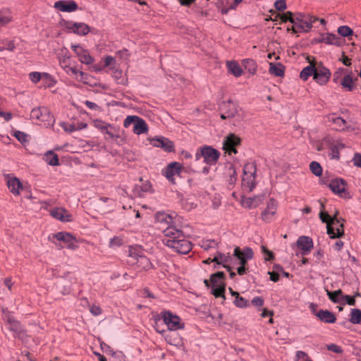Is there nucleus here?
<instances>
[{
    "label": "nucleus",
    "mask_w": 361,
    "mask_h": 361,
    "mask_svg": "<svg viewBox=\"0 0 361 361\" xmlns=\"http://www.w3.org/2000/svg\"><path fill=\"white\" fill-rule=\"evenodd\" d=\"M122 239L119 237H114L110 240L109 245L111 247L119 246L122 244Z\"/></svg>",
    "instance_id": "69168bd1"
},
{
    "label": "nucleus",
    "mask_w": 361,
    "mask_h": 361,
    "mask_svg": "<svg viewBox=\"0 0 361 361\" xmlns=\"http://www.w3.org/2000/svg\"><path fill=\"white\" fill-rule=\"evenodd\" d=\"M320 42L327 44L340 46L341 43V39L336 35L331 33H324L321 35Z\"/></svg>",
    "instance_id": "a878e982"
},
{
    "label": "nucleus",
    "mask_w": 361,
    "mask_h": 361,
    "mask_svg": "<svg viewBox=\"0 0 361 361\" xmlns=\"http://www.w3.org/2000/svg\"><path fill=\"white\" fill-rule=\"evenodd\" d=\"M345 70L343 68H338L334 73L333 80L335 82H340L341 79L343 78V75L345 73Z\"/></svg>",
    "instance_id": "5fc2aeb1"
},
{
    "label": "nucleus",
    "mask_w": 361,
    "mask_h": 361,
    "mask_svg": "<svg viewBox=\"0 0 361 361\" xmlns=\"http://www.w3.org/2000/svg\"><path fill=\"white\" fill-rule=\"evenodd\" d=\"M72 29L75 33H77L78 35H85L90 31L88 25L82 23H75L73 25Z\"/></svg>",
    "instance_id": "c9c22d12"
},
{
    "label": "nucleus",
    "mask_w": 361,
    "mask_h": 361,
    "mask_svg": "<svg viewBox=\"0 0 361 361\" xmlns=\"http://www.w3.org/2000/svg\"><path fill=\"white\" fill-rule=\"evenodd\" d=\"M137 263L142 266V268L145 269H149L152 267V263L146 257L139 255L137 257Z\"/></svg>",
    "instance_id": "79ce46f5"
},
{
    "label": "nucleus",
    "mask_w": 361,
    "mask_h": 361,
    "mask_svg": "<svg viewBox=\"0 0 361 361\" xmlns=\"http://www.w3.org/2000/svg\"><path fill=\"white\" fill-rule=\"evenodd\" d=\"M254 201L255 200L251 197H243L241 200V204L244 207H255L257 205L253 204Z\"/></svg>",
    "instance_id": "6e6d98bb"
},
{
    "label": "nucleus",
    "mask_w": 361,
    "mask_h": 361,
    "mask_svg": "<svg viewBox=\"0 0 361 361\" xmlns=\"http://www.w3.org/2000/svg\"><path fill=\"white\" fill-rule=\"evenodd\" d=\"M212 261L216 262L219 264H225L228 262V257L224 254L217 253L216 256L212 259Z\"/></svg>",
    "instance_id": "864d4df0"
},
{
    "label": "nucleus",
    "mask_w": 361,
    "mask_h": 361,
    "mask_svg": "<svg viewBox=\"0 0 361 361\" xmlns=\"http://www.w3.org/2000/svg\"><path fill=\"white\" fill-rule=\"evenodd\" d=\"M117 130L116 128L109 123V126L106 127V130L102 131V133L107 135L105 139H116L119 137V135L116 133Z\"/></svg>",
    "instance_id": "58836bf2"
},
{
    "label": "nucleus",
    "mask_w": 361,
    "mask_h": 361,
    "mask_svg": "<svg viewBox=\"0 0 361 361\" xmlns=\"http://www.w3.org/2000/svg\"><path fill=\"white\" fill-rule=\"evenodd\" d=\"M53 238L62 242L63 246L74 250L77 247L76 239L69 233L59 232L53 235Z\"/></svg>",
    "instance_id": "f8f14e48"
},
{
    "label": "nucleus",
    "mask_w": 361,
    "mask_h": 361,
    "mask_svg": "<svg viewBox=\"0 0 361 361\" xmlns=\"http://www.w3.org/2000/svg\"><path fill=\"white\" fill-rule=\"evenodd\" d=\"M50 214L55 219L63 222H69L72 220L71 214L65 209L57 207L50 211Z\"/></svg>",
    "instance_id": "412c9836"
},
{
    "label": "nucleus",
    "mask_w": 361,
    "mask_h": 361,
    "mask_svg": "<svg viewBox=\"0 0 361 361\" xmlns=\"http://www.w3.org/2000/svg\"><path fill=\"white\" fill-rule=\"evenodd\" d=\"M92 125L94 128H96L101 132L104 131V130H106V127L109 126V123L101 119H95L92 121Z\"/></svg>",
    "instance_id": "a18cd8bd"
},
{
    "label": "nucleus",
    "mask_w": 361,
    "mask_h": 361,
    "mask_svg": "<svg viewBox=\"0 0 361 361\" xmlns=\"http://www.w3.org/2000/svg\"><path fill=\"white\" fill-rule=\"evenodd\" d=\"M156 330L158 333L164 335L165 341L170 345L174 346H180L183 344L181 338L178 334L175 331H166L164 329H160L158 323H156Z\"/></svg>",
    "instance_id": "9b49d317"
},
{
    "label": "nucleus",
    "mask_w": 361,
    "mask_h": 361,
    "mask_svg": "<svg viewBox=\"0 0 361 361\" xmlns=\"http://www.w3.org/2000/svg\"><path fill=\"white\" fill-rule=\"evenodd\" d=\"M54 7L61 11L72 12L78 8V4L75 1H58L54 3Z\"/></svg>",
    "instance_id": "b1692460"
},
{
    "label": "nucleus",
    "mask_w": 361,
    "mask_h": 361,
    "mask_svg": "<svg viewBox=\"0 0 361 361\" xmlns=\"http://www.w3.org/2000/svg\"><path fill=\"white\" fill-rule=\"evenodd\" d=\"M227 67L228 71L231 72L235 77H239L243 73V70L240 65L235 61H228Z\"/></svg>",
    "instance_id": "72a5a7b5"
},
{
    "label": "nucleus",
    "mask_w": 361,
    "mask_h": 361,
    "mask_svg": "<svg viewBox=\"0 0 361 361\" xmlns=\"http://www.w3.org/2000/svg\"><path fill=\"white\" fill-rule=\"evenodd\" d=\"M71 49L76 54L81 63L90 65L94 62V59L90 55L87 50L84 49L80 45L72 44Z\"/></svg>",
    "instance_id": "a211bd4d"
},
{
    "label": "nucleus",
    "mask_w": 361,
    "mask_h": 361,
    "mask_svg": "<svg viewBox=\"0 0 361 361\" xmlns=\"http://www.w3.org/2000/svg\"><path fill=\"white\" fill-rule=\"evenodd\" d=\"M245 68L248 69L250 73L254 74L257 69V66L254 60L245 59L243 61Z\"/></svg>",
    "instance_id": "c03bdc74"
},
{
    "label": "nucleus",
    "mask_w": 361,
    "mask_h": 361,
    "mask_svg": "<svg viewBox=\"0 0 361 361\" xmlns=\"http://www.w3.org/2000/svg\"><path fill=\"white\" fill-rule=\"evenodd\" d=\"M295 357L297 360H305V361L307 359H310L305 352L301 350L296 352Z\"/></svg>",
    "instance_id": "0e129e2a"
},
{
    "label": "nucleus",
    "mask_w": 361,
    "mask_h": 361,
    "mask_svg": "<svg viewBox=\"0 0 361 361\" xmlns=\"http://www.w3.org/2000/svg\"><path fill=\"white\" fill-rule=\"evenodd\" d=\"M90 312L94 316H98L102 313V310L99 306L93 305L90 307Z\"/></svg>",
    "instance_id": "e2e57ef3"
},
{
    "label": "nucleus",
    "mask_w": 361,
    "mask_h": 361,
    "mask_svg": "<svg viewBox=\"0 0 361 361\" xmlns=\"http://www.w3.org/2000/svg\"><path fill=\"white\" fill-rule=\"evenodd\" d=\"M330 156L331 159H338L339 158V149L334 144L330 147Z\"/></svg>",
    "instance_id": "052dcab7"
},
{
    "label": "nucleus",
    "mask_w": 361,
    "mask_h": 361,
    "mask_svg": "<svg viewBox=\"0 0 361 361\" xmlns=\"http://www.w3.org/2000/svg\"><path fill=\"white\" fill-rule=\"evenodd\" d=\"M240 138L235 134L227 135L223 142V149L229 154H236V147L240 145Z\"/></svg>",
    "instance_id": "9d476101"
},
{
    "label": "nucleus",
    "mask_w": 361,
    "mask_h": 361,
    "mask_svg": "<svg viewBox=\"0 0 361 361\" xmlns=\"http://www.w3.org/2000/svg\"><path fill=\"white\" fill-rule=\"evenodd\" d=\"M307 59L310 62V65L304 68L300 73V78L304 81H306L312 75L314 77L316 61L314 59L311 61L310 56L307 57Z\"/></svg>",
    "instance_id": "5701e85b"
},
{
    "label": "nucleus",
    "mask_w": 361,
    "mask_h": 361,
    "mask_svg": "<svg viewBox=\"0 0 361 361\" xmlns=\"http://www.w3.org/2000/svg\"><path fill=\"white\" fill-rule=\"evenodd\" d=\"M318 319L325 323L333 324L336 322V318L334 313L329 310H319Z\"/></svg>",
    "instance_id": "cd10ccee"
},
{
    "label": "nucleus",
    "mask_w": 361,
    "mask_h": 361,
    "mask_svg": "<svg viewBox=\"0 0 361 361\" xmlns=\"http://www.w3.org/2000/svg\"><path fill=\"white\" fill-rule=\"evenodd\" d=\"M220 111H221V118L222 119L231 118L238 114V106L231 101L223 102L220 105Z\"/></svg>",
    "instance_id": "1a4fd4ad"
},
{
    "label": "nucleus",
    "mask_w": 361,
    "mask_h": 361,
    "mask_svg": "<svg viewBox=\"0 0 361 361\" xmlns=\"http://www.w3.org/2000/svg\"><path fill=\"white\" fill-rule=\"evenodd\" d=\"M277 202L273 198L270 199L267 204L266 209L262 212V219L266 222L273 221L277 211Z\"/></svg>",
    "instance_id": "2eb2a0df"
},
{
    "label": "nucleus",
    "mask_w": 361,
    "mask_h": 361,
    "mask_svg": "<svg viewBox=\"0 0 361 361\" xmlns=\"http://www.w3.org/2000/svg\"><path fill=\"white\" fill-rule=\"evenodd\" d=\"M353 164L357 167H361V154L356 153L353 158Z\"/></svg>",
    "instance_id": "338daca9"
},
{
    "label": "nucleus",
    "mask_w": 361,
    "mask_h": 361,
    "mask_svg": "<svg viewBox=\"0 0 361 361\" xmlns=\"http://www.w3.org/2000/svg\"><path fill=\"white\" fill-rule=\"evenodd\" d=\"M163 243L167 247L180 254H187L192 249V244L185 239L183 233L176 227L164 229Z\"/></svg>",
    "instance_id": "f257e3e1"
},
{
    "label": "nucleus",
    "mask_w": 361,
    "mask_h": 361,
    "mask_svg": "<svg viewBox=\"0 0 361 361\" xmlns=\"http://www.w3.org/2000/svg\"><path fill=\"white\" fill-rule=\"evenodd\" d=\"M60 126L67 133H72L76 131L75 124L61 122Z\"/></svg>",
    "instance_id": "3c124183"
},
{
    "label": "nucleus",
    "mask_w": 361,
    "mask_h": 361,
    "mask_svg": "<svg viewBox=\"0 0 361 361\" xmlns=\"http://www.w3.org/2000/svg\"><path fill=\"white\" fill-rule=\"evenodd\" d=\"M2 44L4 45V48H6V50L10 51H13L16 49L14 41L13 40H4Z\"/></svg>",
    "instance_id": "bf43d9fd"
},
{
    "label": "nucleus",
    "mask_w": 361,
    "mask_h": 361,
    "mask_svg": "<svg viewBox=\"0 0 361 361\" xmlns=\"http://www.w3.org/2000/svg\"><path fill=\"white\" fill-rule=\"evenodd\" d=\"M350 322L353 324H360L361 322V310L359 309H352L350 312Z\"/></svg>",
    "instance_id": "ea45409f"
},
{
    "label": "nucleus",
    "mask_w": 361,
    "mask_h": 361,
    "mask_svg": "<svg viewBox=\"0 0 361 361\" xmlns=\"http://www.w3.org/2000/svg\"><path fill=\"white\" fill-rule=\"evenodd\" d=\"M183 171V166L178 162H172L169 164L167 167L165 169L164 172L166 178L171 182H174V176H180V173Z\"/></svg>",
    "instance_id": "f3484780"
},
{
    "label": "nucleus",
    "mask_w": 361,
    "mask_h": 361,
    "mask_svg": "<svg viewBox=\"0 0 361 361\" xmlns=\"http://www.w3.org/2000/svg\"><path fill=\"white\" fill-rule=\"evenodd\" d=\"M262 252L265 255L264 259L266 261L272 260L274 257V254L271 251L269 250L266 246H261Z\"/></svg>",
    "instance_id": "4d7b16f0"
},
{
    "label": "nucleus",
    "mask_w": 361,
    "mask_h": 361,
    "mask_svg": "<svg viewBox=\"0 0 361 361\" xmlns=\"http://www.w3.org/2000/svg\"><path fill=\"white\" fill-rule=\"evenodd\" d=\"M346 183L342 178H335L331 180L329 183V188L333 192L341 195L345 191Z\"/></svg>",
    "instance_id": "4be33fe9"
},
{
    "label": "nucleus",
    "mask_w": 361,
    "mask_h": 361,
    "mask_svg": "<svg viewBox=\"0 0 361 361\" xmlns=\"http://www.w3.org/2000/svg\"><path fill=\"white\" fill-rule=\"evenodd\" d=\"M300 18H302V13H298L295 14V17L293 18V19H292L291 22L292 27L291 28L288 27V30H291L295 33L302 32V29L300 27L301 25L300 23Z\"/></svg>",
    "instance_id": "f704fd0d"
},
{
    "label": "nucleus",
    "mask_w": 361,
    "mask_h": 361,
    "mask_svg": "<svg viewBox=\"0 0 361 361\" xmlns=\"http://www.w3.org/2000/svg\"><path fill=\"white\" fill-rule=\"evenodd\" d=\"M295 13H293L290 11H288L286 13H283L281 16L280 18L282 22L286 23V22L289 21L291 23L292 19H293V18L295 17Z\"/></svg>",
    "instance_id": "13d9d810"
},
{
    "label": "nucleus",
    "mask_w": 361,
    "mask_h": 361,
    "mask_svg": "<svg viewBox=\"0 0 361 361\" xmlns=\"http://www.w3.org/2000/svg\"><path fill=\"white\" fill-rule=\"evenodd\" d=\"M326 294L329 296V298L334 303L340 302L343 295L341 289L335 291H329L326 290Z\"/></svg>",
    "instance_id": "e433bc0d"
},
{
    "label": "nucleus",
    "mask_w": 361,
    "mask_h": 361,
    "mask_svg": "<svg viewBox=\"0 0 361 361\" xmlns=\"http://www.w3.org/2000/svg\"><path fill=\"white\" fill-rule=\"evenodd\" d=\"M340 84L343 88L348 91H352L355 87L354 80L349 74L345 75L343 76V78L340 81Z\"/></svg>",
    "instance_id": "473e14b6"
},
{
    "label": "nucleus",
    "mask_w": 361,
    "mask_h": 361,
    "mask_svg": "<svg viewBox=\"0 0 361 361\" xmlns=\"http://www.w3.org/2000/svg\"><path fill=\"white\" fill-rule=\"evenodd\" d=\"M329 120L331 121L337 127L341 130H345L346 128V121L341 117H336L334 115L329 116Z\"/></svg>",
    "instance_id": "a19ab883"
},
{
    "label": "nucleus",
    "mask_w": 361,
    "mask_h": 361,
    "mask_svg": "<svg viewBox=\"0 0 361 361\" xmlns=\"http://www.w3.org/2000/svg\"><path fill=\"white\" fill-rule=\"evenodd\" d=\"M300 18L302 32H308L311 29V23H308L307 17L302 13V18Z\"/></svg>",
    "instance_id": "49530a36"
},
{
    "label": "nucleus",
    "mask_w": 361,
    "mask_h": 361,
    "mask_svg": "<svg viewBox=\"0 0 361 361\" xmlns=\"http://www.w3.org/2000/svg\"><path fill=\"white\" fill-rule=\"evenodd\" d=\"M63 68L68 75L74 77V78L78 81H83L85 73L82 71L78 70L75 67H71L66 65Z\"/></svg>",
    "instance_id": "c756f323"
},
{
    "label": "nucleus",
    "mask_w": 361,
    "mask_h": 361,
    "mask_svg": "<svg viewBox=\"0 0 361 361\" xmlns=\"http://www.w3.org/2000/svg\"><path fill=\"white\" fill-rule=\"evenodd\" d=\"M44 160L50 166H58L59 164L58 155L52 151H49L44 154Z\"/></svg>",
    "instance_id": "2f4dec72"
},
{
    "label": "nucleus",
    "mask_w": 361,
    "mask_h": 361,
    "mask_svg": "<svg viewBox=\"0 0 361 361\" xmlns=\"http://www.w3.org/2000/svg\"><path fill=\"white\" fill-rule=\"evenodd\" d=\"M233 255L239 260V264H240L237 269V272L239 275L243 276L246 273L245 265L247 261L253 257V251L250 247H245L240 250V247H236L234 250Z\"/></svg>",
    "instance_id": "39448f33"
},
{
    "label": "nucleus",
    "mask_w": 361,
    "mask_h": 361,
    "mask_svg": "<svg viewBox=\"0 0 361 361\" xmlns=\"http://www.w3.org/2000/svg\"><path fill=\"white\" fill-rule=\"evenodd\" d=\"M220 157V152L210 146H204L197 149L195 154V160L203 157L204 162L207 165H214L217 163Z\"/></svg>",
    "instance_id": "7ed1b4c3"
},
{
    "label": "nucleus",
    "mask_w": 361,
    "mask_h": 361,
    "mask_svg": "<svg viewBox=\"0 0 361 361\" xmlns=\"http://www.w3.org/2000/svg\"><path fill=\"white\" fill-rule=\"evenodd\" d=\"M297 246L302 250V255H308L313 248V241L308 236H300L297 240Z\"/></svg>",
    "instance_id": "6ab92c4d"
},
{
    "label": "nucleus",
    "mask_w": 361,
    "mask_h": 361,
    "mask_svg": "<svg viewBox=\"0 0 361 361\" xmlns=\"http://www.w3.org/2000/svg\"><path fill=\"white\" fill-rule=\"evenodd\" d=\"M233 302L235 306H237L238 307H240V308H244V307H247L249 306L248 300H246L245 298L240 296V295L235 298V300Z\"/></svg>",
    "instance_id": "de8ad7c7"
},
{
    "label": "nucleus",
    "mask_w": 361,
    "mask_h": 361,
    "mask_svg": "<svg viewBox=\"0 0 361 361\" xmlns=\"http://www.w3.org/2000/svg\"><path fill=\"white\" fill-rule=\"evenodd\" d=\"M227 173L230 176L229 183L234 184L236 181V171L233 166H229L227 169Z\"/></svg>",
    "instance_id": "603ef678"
},
{
    "label": "nucleus",
    "mask_w": 361,
    "mask_h": 361,
    "mask_svg": "<svg viewBox=\"0 0 361 361\" xmlns=\"http://www.w3.org/2000/svg\"><path fill=\"white\" fill-rule=\"evenodd\" d=\"M29 78L33 83L38 82L42 78H49L52 82L49 85L50 86H54L56 83L53 78L47 73L31 72L29 74Z\"/></svg>",
    "instance_id": "bb28decb"
},
{
    "label": "nucleus",
    "mask_w": 361,
    "mask_h": 361,
    "mask_svg": "<svg viewBox=\"0 0 361 361\" xmlns=\"http://www.w3.org/2000/svg\"><path fill=\"white\" fill-rule=\"evenodd\" d=\"M338 211H336L331 216L325 212H319V218L326 224L327 233L331 238H341L344 235L343 219L338 218Z\"/></svg>",
    "instance_id": "f03ea898"
},
{
    "label": "nucleus",
    "mask_w": 361,
    "mask_h": 361,
    "mask_svg": "<svg viewBox=\"0 0 361 361\" xmlns=\"http://www.w3.org/2000/svg\"><path fill=\"white\" fill-rule=\"evenodd\" d=\"M152 145L156 147L162 148L166 152H171L174 149L173 142L169 139L164 137L154 138L152 140Z\"/></svg>",
    "instance_id": "aec40b11"
},
{
    "label": "nucleus",
    "mask_w": 361,
    "mask_h": 361,
    "mask_svg": "<svg viewBox=\"0 0 361 361\" xmlns=\"http://www.w3.org/2000/svg\"><path fill=\"white\" fill-rule=\"evenodd\" d=\"M7 186L10 191L14 195H20V190L22 189V183L20 180L16 177L7 178Z\"/></svg>",
    "instance_id": "393cba45"
},
{
    "label": "nucleus",
    "mask_w": 361,
    "mask_h": 361,
    "mask_svg": "<svg viewBox=\"0 0 361 361\" xmlns=\"http://www.w3.org/2000/svg\"><path fill=\"white\" fill-rule=\"evenodd\" d=\"M157 227L164 232V228L173 227V218L171 215L165 213L159 212L155 215Z\"/></svg>",
    "instance_id": "dca6fc26"
},
{
    "label": "nucleus",
    "mask_w": 361,
    "mask_h": 361,
    "mask_svg": "<svg viewBox=\"0 0 361 361\" xmlns=\"http://www.w3.org/2000/svg\"><path fill=\"white\" fill-rule=\"evenodd\" d=\"M133 124V133L136 135L146 134L148 133L149 128L146 122L137 116H128L124 121L123 126L128 128Z\"/></svg>",
    "instance_id": "423d86ee"
},
{
    "label": "nucleus",
    "mask_w": 361,
    "mask_h": 361,
    "mask_svg": "<svg viewBox=\"0 0 361 361\" xmlns=\"http://www.w3.org/2000/svg\"><path fill=\"white\" fill-rule=\"evenodd\" d=\"M225 274L222 271H218L211 275L210 283L212 287L226 286L224 283Z\"/></svg>",
    "instance_id": "c85d7f7f"
},
{
    "label": "nucleus",
    "mask_w": 361,
    "mask_h": 361,
    "mask_svg": "<svg viewBox=\"0 0 361 361\" xmlns=\"http://www.w3.org/2000/svg\"><path fill=\"white\" fill-rule=\"evenodd\" d=\"M160 317L169 331H176L183 329L185 327V324L181 319L169 310L161 312Z\"/></svg>",
    "instance_id": "20e7f679"
},
{
    "label": "nucleus",
    "mask_w": 361,
    "mask_h": 361,
    "mask_svg": "<svg viewBox=\"0 0 361 361\" xmlns=\"http://www.w3.org/2000/svg\"><path fill=\"white\" fill-rule=\"evenodd\" d=\"M212 293L216 298L224 297L225 292V286H221L217 287H212Z\"/></svg>",
    "instance_id": "09e8293b"
},
{
    "label": "nucleus",
    "mask_w": 361,
    "mask_h": 361,
    "mask_svg": "<svg viewBox=\"0 0 361 361\" xmlns=\"http://www.w3.org/2000/svg\"><path fill=\"white\" fill-rule=\"evenodd\" d=\"M2 319L6 321L7 328L13 331L15 335H19L23 331V328L19 322L7 311L3 310Z\"/></svg>",
    "instance_id": "ddd939ff"
},
{
    "label": "nucleus",
    "mask_w": 361,
    "mask_h": 361,
    "mask_svg": "<svg viewBox=\"0 0 361 361\" xmlns=\"http://www.w3.org/2000/svg\"><path fill=\"white\" fill-rule=\"evenodd\" d=\"M269 72L275 76L281 77L284 75V66L281 63H269Z\"/></svg>",
    "instance_id": "7c9ffc66"
},
{
    "label": "nucleus",
    "mask_w": 361,
    "mask_h": 361,
    "mask_svg": "<svg viewBox=\"0 0 361 361\" xmlns=\"http://www.w3.org/2000/svg\"><path fill=\"white\" fill-rule=\"evenodd\" d=\"M338 32L343 37H348L353 35V31L348 26H341L338 28Z\"/></svg>",
    "instance_id": "8fccbe9b"
},
{
    "label": "nucleus",
    "mask_w": 361,
    "mask_h": 361,
    "mask_svg": "<svg viewBox=\"0 0 361 361\" xmlns=\"http://www.w3.org/2000/svg\"><path fill=\"white\" fill-rule=\"evenodd\" d=\"M310 169L312 173L317 176H320L322 174V168L317 161H312L310 164Z\"/></svg>",
    "instance_id": "37998d69"
},
{
    "label": "nucleus",
    "mask_w": 361,
    "mask_h": 361,
    "mask_svg": "<svg viewBox=\"0 0 361 361\" xmlns=\"http://www.w3.org/2000/svg\"><path fill=\"white\" fill-rule=\"evenodd\" d=\"M252 304L257 307H262L264 305V300L261 297H255L252 300Z\"/></svg>",
    "instance_id": "774afa93"
},
{
    "label": "nucleus",
    "mask_w": 361,
    "mask_h": 361,
    "mask_svg": "<svg viewBox=\"0 0 361 361\" xmlns=\"http://www.w3.org/2000/svg\"><path fill=\"white\" fill-rule=\"evenodd\" d=\"M30 117L44 123V125H50L54 122L53 116L48 109L44 106L33 109L30 113Z\"/></svg>",
    "instance_id": "6e6552de"
},
{
    "label": "nucleus",
    "mask_w": 361,
    "mask_h": 361,
    "mask_svg": "<svg viewBox=\"0 0 361 361\" xmlns=\"http://www.w3.org/2000/svg\"><path fill=\"white\" fill-rule=\"evenodd\" d=\"M13 20V17L8 11H0V27L6 26Z\"/></svg>",
    "instance_id": "4c0bfd02"
},
{
    "label": "nucleus",
    "mask_w": 361,
    "mask_h": 361,
    "mask_svg": "<svg viewBox=\"0 0 361 361\" xmlns=\"http://www.w3.org/2000/svg\"><path fill=\"white\" fill-rule=\"evenodd\" d=\"M257 171L256 165L254 163H247L243 168L242 178L243 185L252 190L256 185L255 173Z\"/></svg>",
    "instance_id": "0eeeda50"
},
{
    "label": "nucleus",
    "mask_w": 361,
    "mask_h": 361,
    "mask_svg": "<svg viewBox=\"0 0 361 361\" xmlns=\"http://www.w3.org/2000/svg\"><path fill=\"white\" fill-rule=\"evenodd\" d=\"M275 8L277 11H283L286 8L285 0H277L274 3Z\"/></svg>",
    "instance_id": "680f3d73"
},
{
    "label": "nucleus",
    "mask_w": 361,
    "mask_h": 361,
    "mask_svg": "<svg viewBox=\"0 0 361 361\" xmlns=\"http://www.w3.org/2000/svg\"><path fill=\"white\" fill-rule=\"evenodd\" d=\"M331 76V72L329 69L323 66L319 63H316L315 72L314 79L320 85L326 84Z\"/></svg>",
    "instance_id": "4468645a"
}]
</instances>
